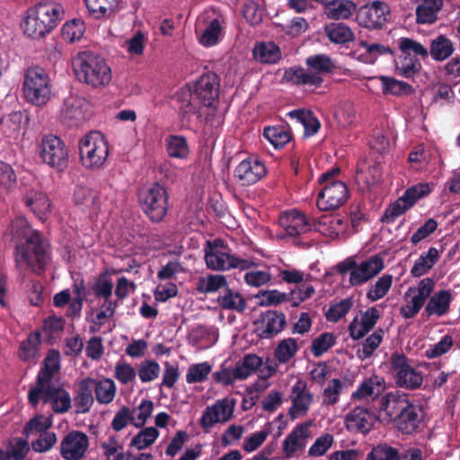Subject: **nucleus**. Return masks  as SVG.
<instances>
[{
    "label": "nucleus",
    "mask_w": 460,
    "mask_h": 460,
    "mask_svg": "<svg viewBox=\"0 0 460 460\" xmlns=\"http://www.w3.org/2000/svg\"><path fill=\"white\" fill-rule=\"evenodd\" d=\"M65 15L64 7L54 1H40L26 12L22 23L25 35L40 40L53 31Z\"/></svg>",
    "instance_id": "7ed1b4c3"
},
{
    "label": "nucleus",
    "mask_w": 460,
    "mask_h": 460,
    "mask_svg": "<svg viewBox=\"0 0 460 460\" xmlns=\"http://www.w3.org/2000/svg\"><path fill=\"white\" fill-rule=\"evenodd\" d=\"M89 446L86 434L73 430L66 434L60 444V455L66 460H79L82 458Z\"/></svg>",
    "instance_id": "aec40b11"
},
{
    "label": "nucleus",
    "mask_w": 460,
    "mask_h": 460,
    "mask_svg": "<svg viewBox=\"0 0 460 460\" xmlns=\"http://www.w3.org/2000/svg\"><path fill=\"white\" fill-rule=\"evenodd\" d=\"M80 161L84 167L91 170L102 168L109 155L108 142L98 131H92L79 141Z\"/></svg>",
    "instance_id": "6e6552de"
},
{
    "label": "nucleus",
    "mask_w": 460,
    "mask_h": 460,
    "mask_svg": "<svg viewBox=\"0 0 460 460\" xmlns=\"http://www.w3.org/2000/svg\"><path fill=\"white\" fill-rule=\"evenodd\" d=\"M234 409V402L229 399L218 400L204 410L199 419V426L205 432H208L215 424L228 421L233 416Z\"/></svg>",
    "instance_id": "2eb2a0df"
},
{
    "label": "nucleus",
    "mask_w": 460,
    "mask_h": 460,
    "mask_svg": "<svg viewBox=\"0 0 460 460\" xmlns=\"http://www.w3.org/2000/svg\"><path fill=\"white\" fill-rule=\"evenodd\" d=\"M356 10V4L349 0L330 1L324 6V13L329 19H348Z\"/></svg>",
    "instance_id": "e433bc0d"
},
{
    "label": "nucleus",
    "mask_w": 460,
    "mask_h": 460,
    "mask_svg": "<svg viewBox=\"0 0 460 460\" xmlns=\"http://www.w3.org/2000/svg\"><path fill=\"white\" fill-rule=\"evenodd\" d=\"M452 300L453 295L451 290H439L430 296L425 306L424 313L428 317L433 314L438 316L445 315L450 309Z\"/></svg>",
    "instance_id": "c85d7f7f"
},
{
    "label": "nucleus",
    "mask_w": 460,
    "mask_h": 460,
    "mask_svg": "<svg viewBox=\"0 0 460 460\" xmlns=\"http://www.w3.org/2000/svg\"><path fill=\"white\" fill-rule=\"evenodd\" d=\"M266 173V166L261 160L249 157L236 166L234 178L241 186H250L261 180Z\"/></svg>",
    "instance_id": "f3484780"
},
{
    "label": "nucleus",
    "mask_w": 460,
    "mask_h": 460,
    "mask_svg": "<svg viewBox=\"0 0 460 460\" xmlns=\"http://www.w3.org/2000/svg\"><path fill=\"white\" fill-rule=\"evenodd\" d=\"M311 422L298 424L284 439L283 453L291 457L297 450L305 447L304 440L309 436Z\"/></svg>",
    "instance_id": "a878e982"
},
{
    "label": "nucleus",
    "mask_w": 460,
    "mask_h": 460,
    "mask_svg": "<svg viewBox=\"0 0 460 460\" xmlns=\"http://www.w3.org/2000/svg\"><path fill=\"white\" fill-rule=\"evenodd\" d=\"M85 31L84 22L81 19H72L62 27V38L64 40L73 43L79 40Z\"/></svg>",
    "instance_id": "6e6d98bb"
},
{
    "label": "nucleus",
    "mask_w": 460,
    "mask_h": 460,
    "mask_svg": "<svg viewBox=\"0 0 460 460\" xmlns=\"http://www.w3.org/2000/svg\"><path fill=\"white\" fill-rule=\"evenodd\" d=\"M218 305L226 310L243 313L246 308L245 299L237 292H234L229 288H226L224 295L217 297Z\"/></svg>",
    "instance_id": "49530a36"
},
{
    "label": "nucleus",
    "mask_w": 460,
    "mask_h": 460,
    "mask_svg": "<svg viewBox=\"0 0 460 460\" xmlns=\"http://www.w3.org/2000/svg\"><path fill=\"white\" fill-rule=\"evenodd\" d=\"M121 0H84L89 13L95 19L110 18Z\"/></svg>",
    "instance_id": "2f4dec72"
},
{
    "label": "nucleus",
    "mask_w": 460,
    "mask_h": 460,
    "mask_svg": "<svg viewBox=\"0 0 460 460\" xmlns=\"http://www.w3.org/2000/svg\"><path fill=\"white\" fill-rule=\"evenodd\" d=\"M85 102L77 97H69L65 101L62 118L69 127H77L85 119Z\"/></svg>",
    "instance_id": "bb28decb"
},
{
    "label": "nucleus",
    "mask_w": 460,
    "mask_h": 460,
    "mask_svg": "<svg viewBox=\"0 0 460 460\" xmlns=\"http://www.w3.org/2000/svg\"><path fill=\"white\" fill-rule=\"evenodd\" d=\"M160 366L155 360H144L138 367L137 375L142 383H149L159 376Z\"/></svg>",
    "instance_id": "0e129e2a"
},
{
    "label": "nucleus",
    "mask_w": 460,
    "mask_h": 460,
    "mask_svg": "<svg viewBox=\"0 0 460 460\" xmlns=\"http://www.w3.org/2000/svg\"><path fill=\"white\" fill-rule=\"evenodd\" d=\"M40 344V334L39 332H31L27 339L21 342L19 349V357L23 361L33 360L38 353L39 345Z\"/></svg>",
    "instance_id": "8fccbe9b"
},
{
    "label": "nucleus",
    "mask_w": 460,
    "mask_h": 460,
    "mask_svg": "<svg viewBox=\"0 0 460 460\" xmlns=\"http://www.w3.org/2000/svg\"><path fill=\"white\" fill-rule=\"evenodd\" d=\"M225 288H228V285L224 275L208 274L199 279L196 289L201 294H210Z\"/></svg>",
    "instance_id": "c03bdc74"
},
{
    "label": "nucleus",
    "mask_w": 460,
    "mask_h": 460,
    "mask_svg": "<svg viewBox=\"0 0 460 460\" xmlns=\"http://www.w3.org/2000/svg\"><path fill=\"white\" fill-rule=\"evenodd\" d=\"M384 331L378 329L368 336L362 346V349H358V357L362 358H370L375 350L379 347L383 341Z\"/></svg>",
    "instance_id": "e2e57ef3"
},
{
    "label": "nucleus",
    "mask_w": 460,
    "mask_h": 460,
    "mask_svg": "<svg viewBox=\"0 0 460 460\" xmlns=\"http://www.w3.org/2000/svg\"><path fill=\"white\" fill-rule=\"evenodd\" d=\"M72 66L76 78L93 88L104 87L112 78L105 58L90 50L78 52L72 59Z\"/></svg>",
    "instance_id": "20e7f679"
},
{
    "label": "nucleus",
    "mask_w": 460,
    "mask_h": 460,
    "mask_svg": "<svg viewBox=\"0 0 460 460\" xmlns=\"http://www.w3.org/2000/svg\"><path fill=\"white\" fill-rule=\"evenodd\" d=\"M439 253L437 248L430 247L426 253H422L415 261L411 270V274L415 277H420L426 274L438 261Z\"/></svg>",
    "instance_id": "a19ab883"
},
{
    "label": "nucleus",
    "mask_w": 460,
    "mask_h": 460,
    "mask_svg": "<svg viewBox=\"0 0 460 460\" xmlns=\"http://www.w3.org/2000/svg\"><path fill=\"white\" fill-rule=\"evenodd\" d=\"M52 426V420L49 417L44 415H36L31 418L24 426L22 434L29 438L33 432L44 433Z\"/></svg>",
    "instance_id": "13d9d810"
},
{
    "label": "nucleus",
    "mask_w": 460,
    "mask_h": 460,
    "mask_svg": "<svg viewBox=\"0 0 460 460\" xmlns=\"http://www.w3.org/2000/svg\"><path fill=\"white\" fill-rule=\"evenodd\" d=\"M324 32L335 44H346L355 40L354 32L343 22H332L325 26Z\"/></svg>",
    "instance_id": "c9c22d12"
},
{
    "label": "nucleus",
    "mask_w": 460,
    "mask_h": 460,
    "mask_svg": "<svg viewBox=\"0 0 460 460\" xmlns=\"http://www.w3.org/2000/svg\"><path fill=\"white\" fill-rule=\"evenodd\" d=\"M287 323L286 315L282 312L268 310L262 313L254 323L255 332L261 339H272L282 332Z\"/></svg>",
    "instance_id": "a211bd4d"
},
{
    "label": "nucleus",
    "mask_w": 460,
    "mask_h": 460,
    "mask_svg": "<svg viewBox=\"0 0 460 460\" xmlns=\"http://www.w3.org/2000/svg\"><path fill=\"white\" fill-rule=\"evenodd\" d=\"M291 406L288 415L291 420L305 416L314 402V394L307 389V384L303 379H298L291 388Z\"/></svg>",
    "instance_id": "dca6fc26"
},
{
    "label": "nucleus",
    "mask_w": 460,
    "mask_h": 460,
    "mask_svg": "<svg viewBox=\"0 0 460 460\" xmlns=\"http://www.w3.org/2000/svg\"><path fill=\"white\" fill-rule=\"evenodd\" d=\"M223 242L216 239L208 241L205 247V261L207 267L213 270H226L229 269L248 270L255 265L253 261L242 259L235 255L222 252Z\"/></svg>",
    "instance_id": "1a4fd4ad"
},
{
    "label": "nucleus",
    "mask_w": 460,
    "mask_h": 460,
    "mask_svg": "<svg viewBox=\"0 0 460 460\" xmlns=\"http://www.w3.org/2000/svg\"><path fill=\"white\" fill-rule=\"evenodd\" d=\"M289 117L296 119L305 128V136L311 137L316 134L321 123L319 119L310 111L294 110L288 113Z\"/></svg>",
    "instance_id": "79ce46f5"
},
{
    "label": "nucleus",
    "mask_w": 460,
    "mask_h": 460,
    "mask_svg": "<svg viewBox=\"0 0 460 460\" xmlns=\"http://www.w3.org/2000/svg\"><path fill=\"white\" fill-rule=\"evenodd\" d=\"M22 200L26 207L39 217L45 216L50 209V202L48 196L40 190H28Z\"/></svg>",
    "instance_id": "473e14b6"
},
{
    "label": "nucleus",
    "mask_w": 460,
    "mask_h": 460,
    "mask_svg": "<svg viewBox=\"0 0 460 460\" xmlns=\"http://www.w3.org/2000/svg\"><path fill=\"white\" fill-rule=\"evenodd\" d=\"M159 437V431L155 427H147L142 429L130 441V447H134L138 450L147 448L155 443Z\"/></svg>",
    "instance_id": "603ef678"
},
{
    "label": "nucleus",
    "mask_w": 460,
    "mask_h": 460,
    "mask_svg": "<svg viewBox=\"0 0 460 460\" xmlns=\"http://www.w3.org/2000/svg\"><path fill=\"white\" fill-rule=\"evenodd\" d=\"M176 103L179 116L182 120H190L191 116L202 117L201 108L203 107L197 100L191 90H178L173 97Z\"/></svg>",
    "instance_id": "4be33fe9"
},
{
    "label": "nucleus",
    "mask_w": 460,
    "mask_h": 460,
    "mask_svg": "<svg viewBox=\"0 0 460 460\" xmlns=\"http://www.w3.org/2000/svg\"><path fill=\"white\" fill-rule=\"evenodd\" d=\"M390 14L389 5L376 0L360 7L357 13V19L361 26L370 30H378L382 29L388 22Z\"/></svg>",
    "instance_id": "ddd939ff"
},
{
    "label": "nucleus",
    "mask_w": 460,
    "mask_h": 460,
    "mask_svg": "<svg viewBox=\"0 0 460 460\" xmlns=\"http://www.w3.org/2000/svg\"><path fill=\"white\" fill-rule=\"evenodd\" d=\"M211 369V365L208 362L191 365L186 374V382L188 384L202 383L207 380Z\"/></svg>",
    "instance_id": "052dcab7"
},
{
    "label": "nucleus",
    "mask_w": 460,
    "mask_h": 460,
    "mask_svg": "<svg viewBox=\"0 0 460 460\" xmlns=\"http://www.w3.org/2000/svg\"><path fill=\"white\" fill-rule=\"evenodd\" d=\"M401 54L394 59L395 74L410 79L419 75L422 69L420 58L429 57V49L421 43L411 39L401 38L398 41Z\"/></svg>",
    "instance_id": "39448f33"
},
{
    "label": "nucleus",
    "mask_w": 460,
    "mask_h": 460,
    "mask_svg": "<svg viewBox=\"0 0 460 460\" xmlns=\"http://www.w3.org/2000/svg\"><path fill=\"white\" fill-rule=\"evenodd\" d=\"M53 376L54 374L51 371L41 367L37 376L36 386L31 388L28 394V402L31 406L36 407L39 404L42 386L51 384Z\"/></svg>",
    "instance_id": "09e8293b"
},
{
    "label": "nucleus",
    "mask_w": 460,
    "mask_h": 460,
    "mask_svg": "<svg viewBox=\"0 0 460 460\" xmlns=\"http://www.w3.org/2000/svg\"><path fill=\"white\" fill-rule=\"evenodd\" d=\"M380 418L403 435H414L420 430L425 413L420 404L409 400L405 394L387 393L382 396L379 403Z\"/></svg>",
    "instance_id": "f257e3e1"
},
{
    "label": "nucleus",
    "mask_w": 460,
    "mask_h": 460,
    "mask_svg": "<svg viewBox=\"0 0 460 460\" xmlns=\"http://www.w3.org/2000/svg\"><path fill=\"white\" fill-rule=\"evenodd\" d=\"M191 92L202 106L215 111L219 101V77L213 72L203 74L196 81Z\"/></svg>",
    "instance_id": "f8f14e48"
},
{
    "label": "nucleus",
    "mask_w": 460,
    "mask_h": 460,
    "mask_svg": "<svg viewBox=\"0 0 460 460\" xmlns=\"http://www.w3.org/2000/svg\"><path fill=\"white\" fill-rule=\"evenodd\" d=\"M282 80L294 85L320 87L323 79L320 75L307 72L302 66H291L285 70Z\"/></svg>",
    "instance_id": "393cba45"
},
{
    "label": "nucleus",
    "mask_w": 460,
    "mask_h": 460,
    "mask_svg": "<svg viewBox=\"0 0 460 460\" xmlns=\"http://www.w3.org/2000/svg\"><path fill=\"white\" fill-rule=\"evenodd\" d=\"M411 207L412 205L404 198V195H402L385 209L381 221L385 224H392L398 217L404 214Z\"/></svg>",
    "instance_id": "5fc2aeb1"
},
{
    "label": "nucleus",
    "mask_w": 460,
    "mask_h": 460,
    "mask_svg": "<svg viewBox=\"0 0 460 460\" xmlns=\"http://www.w3.org/2000/svg\"><path fill=\"white\" fill-rule=\"evenodd\" d=\"M393 283V276L390 274H385L377 279L367 293V297L370 301H377L383 298L391 288Z\"/></svg>",
    "instance_id": "4d7b16f0"
},
{
    "label": "nucleus",
    "mask_w": 460,
    "mask_h": 460,
    "mask_svg": "<svg viewBox=\"0 0 460 460\" xmlns=\"http://www.w3.org/2000/svg\"><path fill=\"white\" fill-rule=\"evenodd\" d=\"M376 421V413L367 406H357L345 417L346 429L355 433L367 434Z\"/></svg>",
    "instance_id": "6ab92c4d"
},
{
    "label": "nucleus",
    "mask_w": 460,
    "mask_h": 460,
    "mask_svg": "<svg viewBox=\"0 0 460 460\" xmlns=\"http://www.w3.org/2000/svg\"><path fill=\"white\" fill-rule=\"evenodd\" d=\"M74 200L77 206L94 209L97 208L99 196L93 190L77 185L74 191Z\"/></svg>",
    "instance_id": "3c124183"
},
{
    "label": "nucleus",
    "mask_w": 460,
    "mask_h": 460,
    "mask_svg": "<svg viewBox=\"0 0 460 460\" xmlns=\"http://www.w3.org/2000/svg\"><path fill=\"white\" fill-rule=\"evenodd\" d=\"M279 224L289 236H298L311 230L306 217L296 210L285 212L279 217Z\"/></svg>",
    "instance_id": "5701e85b"
},
{
    "label": "nucleus",
    "mask_w": 460,
    "mask_h": 460,
    "mask_svg": "<svg viewBox=\"0 0 460 460\" xmlns=\"http://www.w3.org/2000/svg\"><path fill=\"white\" fill-rule=\"evenodd\" d=\"M382 177V169L380 164L369 165L367 170L362 168L357 169L355 175V181L358 186V190L362 192L369 190L370 188L376 185Z\"/></svg>",
    "instance_id": "7c9ffc66"
},
{
    "label": "nucleus",
    "mask_w": 460,
    "mask_h": 460,
    "mask_svg": "<svg viewBox=\"0 0 460 460\" xmlns=\"http://www.w3.org/2000/svg\"><path fill=\"white\" fill-rule=\"evenodd\" d=\"M51 255L49 240L40 231L31 232L26 240L15 245V266L18 270H29L40 276L50 263Z\"/></svg>",
    "instance_id": "f03ea898"
},
{
    "label": "nucleus",
    "mask_w": 460,
    "mask_h": 460,
    "mask_svg": "<svg viewBox=\"0 0 460 460\" xmlns=\"http://www.w3.org/2000/svg\"><path fill=\"white\" fill-rule=\"evenodd\" d=\"M94 399L99 404L111 403L117 393V387L114 381L109 377L102 379H94Z\"/></svg>",
    "instance_id": "4c0bfd02"
},
{
    "label": "nucleus",
    "mask_w": 460,
    "mask_h": 460,
    "mask_svg": "<svg viewBox=\"0 0 460 460\" xmlns=\"http://www.w3.org/2000/svg\"><path fill=\"white\" fill-rule=\"evenodd\" d=\"M349 190L341 181H332L323 187L317 196V207L320 210L328 211L341 208L347 201Z\"/></svg>",
    "instance_id": "4468645a"
},
{
    "label": "nucleus",
    "mask_w": 460,
    "mask_h": 460,
    "mask_svg": "<svg viewBox=\"0 0 460 460\" xmlns=\"http://www.w3.org/2000/svg\"><path fill=\"white\" fill-rule=\"evenodd\" d=\"M336 342L335 336L332 332H323L313 340L311 344L312 354L318 358L328 351Z\"/></svg>",
    "instance_id": "bf43d9fd"
},
{
    "label": "nucleus",
    "mask_w": 460,
    "mask_h": 460,
    "mask_svg": "<svg viewBox=\"0 0 460 460\" xmlns=\"http://www.w3.org/2000/svg\"><path fill=\"white\" fill-rule=\"evenodd\" d=\"M366 460H398L397 449L386 444L378 445L367 454Z\"/></svg>",
    "instance_id": "774afa93"
},
{
    "label": "nucleus",
    "mask_w": 460,
    "mask_h": 460,
    "mask_svg": "<svg viewBox=\"0 0 460 460\" xmlns=\"http://www.w3.org/2000/svg\"><path fill=\"white\" fill-rule=\"evenodd\" d=\"M379 80L382 84V92L385 95H409L414 92L413 87L410 84L394 77L382 75L379 77Z\"/></svg>",
    "instance_id": "58836bf2"
},
{
    "label": "nucleus",
    "mask_w": 460,
    "mask_h": 460,
    "mask_svg": "<svg viewBox=\"0 0 460 460\" xmlns=\"http://www.w3.org/2000/svg\"><path fill=\"white\" fill-rule=\"evenodd\" d=\"M51 80L40 66L29 67L23 75L22 92L25 100L34 106H43L51 98Z\"/></svg>",
    "instance_id": "423d86ee"
},
{
    "label": "nucleus",
    "mask_w": 460,
    "mask_h": 460,
    "mask_svg": "<svg viewBox=\"0 0 460 460\" xmlns=\"http://www.w3.org/2000/svg\"><path fill=\"white\" fill-rule=\"evenodd\" d=\"M222 27L218 19H213L200 36L199 42L204 47H212L218 42Z\"/></svg>",
    "instance_id": "680f3d73"
},
{
    "label": "nucleus",
    "mask_w": 460,
    "mask_h": 460,
    "mask_svg": "<svg viewBox=\"0 0 460 460\" xmlns=\"http://www.w3.org/2000/svg\"><path fill=\"white\" fill-rule=\"evenodd\" d=\"M168 155L174 158L185 159L190 154L186 137L179 135H170L165 139Z\"/></svg>",
    "instance_id": "a18cd8bd"
},
{
    "label": "nucleus",
    "mask_w": 460,
    "mask_h": 460,
    "mask_svg": "<svg viewBox=\"0 0 460 460\" xmlns=\"http://www.w3.org/2000/svg\"><path fill=\"white\" fill-rule=\"evenodd\" d=\"M261 365V358L255 354H247L241 361L236 363L234 367L235 377L239 380L246 379L252 374L255 373Z\"/></svg>",
    "instance_id": "37998d69"
},
{
    "label": "nucleus",
    "mask_w": 460,
    "mask_h": 460,
    "mask_svg": "<svg viewBox=\"0 0 460 460\" xmlns=\"http://www.w3.org/2000/svg\"><path fill=\"white\" fill-rule=\"evenodd\" d=\"M385 267L384 260L379 254L369 257L352 270L349 283L352 286H360L376 276Z\"/></svg>",
    "instance_id": "412c9836"
},
{
    "label": "nucleus",
    "mask_w": 460,
    "mask_h": 460,
    "mask_svg": "<svg viewBox=\"0 0 460 460\" xmlns=\"http://www.w3.org/2000/svg\"><path fill=\"white\" fill-rule=\"evenodd\" d=\"M385 388V380L377 376H373L363 380L353 392L351 397L354 400H363L367 397H377Z\"/></svg>",
    "instance_id": "c756f323"
},
{
    "label": "nucleus",
    "mask_w": 460,
    "mask_h": 460,
    "mask_svg": "<svg viewBox=\"0 0 460 460\" xmlns=\"http://www.w3.org/2000/svg\"><path fill=\"white\" fill-rule=\"evenodd\" d=\"M253 57L261 63L275 64L281 59V51L274 42L257 43L252 50Z\"/></svg>",
    "instance_id": "72a5a7b5"
},
{
    "label": "nucleus",
    "mask_w": 460,
    "mask_h": 460,
    "mask_svg": "<svg viewBox=\"0 0 460 460\" xmlns=\"http://www.w3.org/2000/svg\"><path fill=\"white\" fill-rule=\"evenodd\" d=\"M352 305L350 298H345L331 305L325 314L326 319L330 322L337 323L349 313Z\"/></svg>",
    "instance_id": "69168bd1"
},
{
    "label": "nucleus",
    "mask_w": 460,
    "mask_h": 460,
    "mask_svg": "<svg viewBox=\"0 0 460 460\" xmlns=\"http://www.w3.org/2000/svg\"><path fill=\"white\" fill-rule=\"evenodd\" d=\"M39 153L42 162L57 171L62 172L68 165V147L58 136H44L39 146Z\"/></svg>",
    "instance_id": "9d476101"
},
{
    "label": "nucleus",
    "mask_w": 460,
    "mask_h": 460,
    "mask_svg": "<svg viewBox=\"0 0 460 460\" xmlns=\"http://www.w3.org/2000/svg\"><path fill=\"white\" fill-rule=\"evenodd\" d=\"M305 65L316 74H329L336 68L331 57L325 54H316L306 58Z\"/></svg>",
    "instance_id": "de8ad7c7"
},
{
    "label": "nucleus",
    "mask_w": 460,
    "mask_h": 460,
    "mask_svg": "<svg viewBox=\"0 0 460 460\" xmlns=\"http://www.w3.org/2000/svg\"><path fill=\"white\" fill-rule=\"evenodd\" d=\"M416 22L418 24H433L443 6V0H416Z\"/></svg>",
    "instance_id": "cd10ccee"
},
{
    "label": "nucleus",
    "mask_w": 460,
    "mask_h": 460,
    "mask_svg": "<svg viewBox=\"0 0 460 460\" xmlns=\"http://www.w3.org/2000/svg\"><path fill=\"white\" fill-rule=\"evenodd\" d=\"M263 136L276 149L284 147L292 138L290 130L283 126L265 127Z\"/></svg>",
    "instance_id": "ea45409f"
},
{
    "label": "nucleus",
    "mask_w": 460,
    "mask_h": 460,
    "mask_svg": "<svg viewBox=\"0 0 460 460\" xmlns=\"http://www.w3.org/2000/svg\"><path fill=\"white\" fill-rule=\"evenodd\" d=\"M391 369L395 384L402 388L415 390L421 386L423 376L413 368L402 353H393L390 358Z\"/></svg>",
    "instance_id": "9b49d317"
},
{
    "label": "nucleus",
    "mask_w": 460,
    "mask_h": 460,
    "mask_svg": "<svg viewBox=\"0 0 460 460\" xmlns=\"http://www.w3.org/2000/svg\"><path fill=\"white\" fill-rule=\"evenodd\" d=\"M298 346L296 341L293 338H287L282 340L277 345L274 356L279 363H287L297 352Z\"/></svg>",
    "instance_id": "864d4df0"
},
{
    "label": "nucleus",
    "mask_w": 460,
    "mask_h": 460,
    "mask_svg": "<svg viewBox=\"0 0 460 460\" xmlns=\"http://www.w3.org/2000/svg\"><path fill=\"white\" fill-rule=\"evenodd\" d=\"M454 50L452 40L446 35L440 34L431 40L429 55L435 61H444L453 54Z\"/></svg>",
    "instance_id": "f704fd0d"
},
{
    "label": "nucleus",
    "mask_w": 460,
    "mask_h": 460,
    "mask_svg": "<svg viewBox=\"0 0 460 460\" xmlns=\"http://www.w3.org/2000/svg\"><path fill=\"white\" fill-rule=\"evenodd\" d=\"M94 387V378L86 377L78 383L75 395L74 397L76 413H87L94 403V395L93 394Z\"/></svg>",
    "instance_id": "b1692460"
},
{
    "label": "nucleus",
    "mask_w": 460,
    "mask_h": 460,
    "mask_svg": "<svg viewBox=\"0 0 460 460\" xmlns=\"http://www.w3.org/2000/svg\"><path fill=\"white\" fill-rule=\"evenodd\" d=\"M138 202L147 218L152 223H161L169 210V193L166 188L155 182L138 192Z\"/></svg>",
    "instance_id": "0eeeda50"
},
{
    "label": "nucleus",
    "mask_w": 460,
    "mask_h": 460,
    "mask_svg": "<svg viewBox=\"0 0 460 460\" xmlns=\"http://www.w3.org/2000/svg\"><path fill=\"white\" fill-rule=\"evenodd\" d=\"M29 451L30 446L28 441L16 438L10 442L9 448L5 453L7 454L9 460H23Z\"/></svg>",
    "instance_id": "338daca9"
}]
</instances>
